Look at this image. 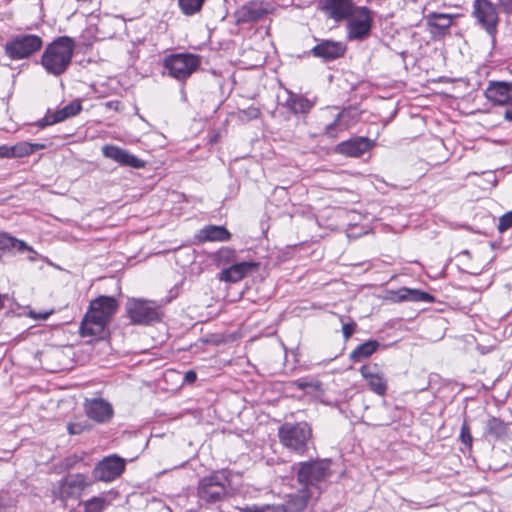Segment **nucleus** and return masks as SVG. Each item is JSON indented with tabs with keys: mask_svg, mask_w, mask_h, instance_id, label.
<instances>
[{
	"mask_svg": "<svg viewBox=\"0 0 512 512\" xmlns=\"http://www.w3.org/2000/svg\"><path fill=\"white\" fill-rule=\"evenodd\" d=\"M285 106L294 114H306L314 107V102L302 95L289 93Z\"/></svg>",
	"mask_w": 512,
	"mask_h": 512,
	"instance_id": "obj_29",
	"label": "nucleus"
},
{
	"mask_svg": "<svg viewBox=\"0 0 512 512\" xmlns=\"http://www.w3.org/2000/svg\"><path fill=\"white\" fill-rule=\"evenodd\" d=\"M472 14L486 33L495 37L498 30L499 16L494 4L489 0H475Z\"/></svg>",
	"mask_w": 512,
	"mask_h": 512,
	"instance_id": "obj_12",
	"label": "nucleus"
},
{
	"mask_svg": "<svg viewBox=\"0 0 512 512\" xmlns=\"http://www.w3.org/2000/svg\"><path fill=\"white\" fill-rule=\"evenodd\" d=\"M499 5L502 8L503 12L507 14L512 13V0H498Z\"/></svg>",
	"mask_w": 512,
	"mask_h": 512,
	"instance_id": "obj_46",
	"label": "nucleus"
},
{
	"mask_svg": "<svg viewBox=\"0 0 512 512\" xmlns=\"http://www.w3.org/2000/svg\"><path fill=\"white\" fill-rule=\"evenodd\" d=\"M43 46L40 36L34 34H19L11 37L5 44V54L11 60H21L38 52Z\"/></svg>",
	"mask_w": 512,
	"mask_h": 512,
	"instance_id": "obj_6",
	"label": "nucleus"
},
{
	"mask_svg": "<svg viewBox=\"0 0 512 512\" xmlns=\"http://www.w3.org/2000/svg\"><path fill=\"white\" fill-rule=\"evenodd\" d=\"M87 428H88L87 425H83L81 423H70L68 425V432L71 435H79Z\"/></svg>",
	"mask_w": 512,
	"mask_h": 512,
	"instance_id": "obj_44",
	"label": "nucleus"
},
{
	"mask_svg": "<svg viewBox=\"0 0 512 512\" xmlns=\"http://www.w3.org/2000/svg\"><path fill=\"white\" fill-rule=\"evenodd\" d=\"M117 308V300L111 296H99L92 300L80 325L81 336L102 338Z\"/></svg>",
	"mask_w": 512,
	"mask_h": 512,
	"instance_id": "obj_2",
	"label": "nucleus"
},
{
	"mask_svg": "<svg viewBox=\"0 0 512 512\" xmlns=\"http://www.w3.org/2000/svg\"><path fill=\"white\" fill-rule=\"evenodd\" d=\"M124 149L116 146V145H104L102 147V153L106 158H109L115 162H119L121 158V154Z\"/></svg>",
	"mask_w": 512,
	"mask_h": 512,
	"instance_id": "obj_37",
	"label": "nucleus"
},
{
	"mask_svg": "<svg viewBox=\"0 0 512 512\" xmlns=\"http://www.w3.org/2000/svg\"><path fill=\"white\" fill-rule=\"evenodd\" d=\"M200 63V57L190 53L171 54L164 59V67L168 74L179 81L190 77Z\"/></svg>",
	"mask_w": 512,
	"mask_h": 512,
	"instance_id": "obj_8",
	"label": "nucleus"
},
{
	"mask_svg": "<svg viewBox=\"0 0 512 512\" xmlns=\"http://www.w3.org/2000/svg\"><path fill=\"white\" fill-rule=\"evenodd\" d=\"M346 47L343 43L333 40H322L314 46L310 53L323 61H332L345 54Z\"/></svg>",
	"mask_w": 512,
	"mask_h": 512,
	"instance_id": "obj_21",
	"label": "nucleus"
},
{
	"mask_svg": "<svg viewBox=\"0 0 512 512\" xmlns=\"http://www.w3.org/2000/svg\"><path fill=\"white\" fill-rule=\"evenodd\" d=\"M110 502L102 496H95L83 503L85 512H102Z\"/></svg>",
	"mask_w": 512,
	"mask_h": 512,
	"instance_id": "obj_34",
	"label": "nucleus"
},
{
	"mask_svg": "<svg viewBox=\"0 0 512 512\" xmlns=\"http://www.w3.org/2000/svg\"><path fill=\"white\" fill-rule=\"evenodd\" d=\"M118 164H120L121 166H128L135 169H140L145 166V161L139 159L138 157L124 149Z\"/></svg>",
	"mask_w": 512,
	"mask_h": 512,
	"instance_id": "obj_36",
	"label": "nucleus"
},
{
	"mask_svg": "<svg viewBox=\"0 0 512 512\" xmlns=\"http://www.w3.org/2000/svg\"><path fill=\"white\" fill-rule=\"evenodd\" d=\"M323 115L325 117H329L331 119L330 122L324 125L322 135L327 138H337L341 132L346 131L344 127H342L341 119L337 113V107H328L324 110Z\"/></svg>",
	"mask_w": 512,
	"mask_h": 512,
	"instance_id": "obj_25",
	"label": "nucleus"
},
{
	"mask_svg": "<svg viewBox=\"0 0 512 512\" xmlns=\"http://www.w3.org/2000/svg\"><path fill=\"white\" fill-rule=\"evenodd\" d=\"M82 461V458L76 454H72L67 456L62 460L61 467L65 470H70L74 468L79 462Z\"/></svg>",
	"mask_w": 512,
	"mask_h": 512,
	"instance_id": "obj_39",
	"label": "nucleus"
},
{
	"mask_svg": "<svg viewBox=\"0 0 512 512\" xmlns=\"http://www.w3.org/2000/svg\"><path fill=\"white\" fill-rule=\"evenodd\" d=\"M356 324L354 322L343 324L342 333L344 338L349 339L355 331Z\"/></svg>",
	"mask_w": 512,
	"mask_h": 512,
	"instance_id": "obj_45",
	"label": "nucleus"
},
{
	"mask_svg": "<svg viewBox=\"0 0 512 512\" xmlns=\"http://www.w3.org/2000/svg\"><path fill=\"white\" fill-rule=\"evenodd\" d=\"M84 410L87 417L97 423H108L113 415L112 405L103 398L86 399Z\"/></svg>",
	"mask_w": 512,
	"mask_h": 512,
	"instance_id": "obj_15",
	"label": "nucleus"
},
{
	"mask_svg": "<svg viewBox=\"0 0 512 512\" xmlns=\"http://www.w3.org/2000/svg\"><path fill=\"white\" fill-rule=\"evenodd\" d=\"M81 110V103L78 101H73L58 111H55L53 113H50L48 111V113L37 122V126L40 128H44L46 126L62 122L67 118L77 115L78 113H80Z\"/></svg>",
	"mask_w": 512,
	"mask_h": 512,
	"instance_id": "obj_23",
	"label": "nucleus"
},
{
	"mask_svg": "<svg viewBox=\"0 0 512 512\" xmlns=\"http://www.w3.org/2000/svg\"><path fill=\"white\" fill-rule=\"evenodd\" d=\"M507 424L501 419L490 416L484 422L483 436L488 440H498L507 434Z\"/></svg>",
	"mask_w": 512,
	"mask_h": 512,
	"instance_id": "obj_27",
	"label": "nucleus"
},
{
	"mask_svg": "<svg viewBox=\"0 0 512 512\" xmlns=\"http://www.w3.org/2000/svg\"><path fill=\"white\" fill-rule=\"evenodd\" d=\"M275 10L276 5L270 0H251L237 9L235 17L238 24L252 23L273 14Z\"/></svg>",
	"mask_w": 512,
	"mask_h": 512,
	"instance_id": "obj_11",
	"label": "nucleus"
},
{
	"mask_svg": "<svg viewBox=\"0 0 512 512\" xmlns=\"http://www.w3.org/2000/svg\"><path fill=\"white\" fill-rule=\"evenodd\" d=\"M504 118L508 121H512V108L506 109L504 113Z\"/></svg>",
	"mask_w": 512,
	"mask_h": 512,
	"instance_id": "obj_48",
	"label": "nucleus"
},
{
	"mask_svg": "<svg viewBox=\"0 0 512 512\" xmlns=\"http://www.w3.org/2000/svg\"><path fill=\"white\" fill-rule=\"evenodd\" d=\"M44 146L36 143L20 142L11 147H0L1 157H25Z\"/></svg>",
	"mask_w": 512,
	"mask_h": 512,
	"instance_id": "obj_28",
	"label": "nucleus"
},
{
	"mask_svg": "<svg viewBox=\"0 0 512 512\" xmlns=\"http://www.w3.org/2000/svg\"><path fill=\"white\" fill-rule=\"evenodd\" d=\"M313 495L314 493L311 490L300 487L296 492L287 496L284 504L275 505V507L281 508V512H302Z\"/></svg>",
	"mask_w": 512,
	"mask_h": 512,
	"instance_id": "obj_22",
	"label": "nucleus"
},
{
	"mask_svg": "<svg viewBox=\"0 0 512 512\" xmlns=\"http://www.w3.org/2000/svg\"><path fill=\"white\" fill-rule=\"evenodd\" d=\"M4 306V299L2 295H0V309Z\"/></svg>",
	"mask_w": 512,
	"mask_h": 512,
	"instance_id": "obj_50",
	"label": "nucleus"
},
{
	"mask_svg": "<svg viewBox=\"0 0 512 512\" xmlns=\"http://www.w3.org/2000/svg\"><path fill=\"white\" fill-rule=\"evenodd\" d=\"M125 469V461L117 455H110L99 461L93 471L94 480L101 482H112L118 478Z\"/></svg>",
	"mask_w": 512,
	"mask_h": 512,
	"instance_id": "obj_13",
	"label": "nucleus"
},
{
	"mask_svg": "<svg viewBox=\"0 0 512 512\" xmlns=\"http://www.w3.org/2000/svg\"><path fill=\"white\" fill-rule=\"evenodd\" d=\"M512 227V210L502 215L499 219L498 230L504 232Z\"/></svg>",
	"mask_w": 512,
	"mask_h": 512,
	"instance_id": "obj_40",
	"label": "nucleus"
},
{
	"mask_svg": "<svg viewBox=\"0 0 512 512\" xmlns=\"http://www.w3.org/2000/svg\"><path fill=\"white\" fill-rule=\"evenodd\" d=\"M31 250L27 244L19 239L0 233V251H25Z\"/></svg>",
	"mask_w": 512,
	"mask_h": 512,
	"instance_id": "obj_32",
	"label": "nucleus"
},
{
	"mask_svg": "<svg viewBox=\"0 0 512 512\" xmlns=\"http://www.w3.org/2000/svg\"><path fill=\"white\" fill-rule=\"evenodd\" d=\"M232 471L221 469L202 477L196 487L199 508H211L231 496Z\"/></svg>",
	"mask_w": 512,
	"mask_h": 512,
	"instance_id": "obj_1",
	"label": "nucleus"
},
{
	"mask_svg": "<svg viewBox=\"0 0 512 512\" xmlns=\"http://www.w3.org/2000/svg\"><path fill=\"white\" fill-rule=\"evenodd\" d=\"M337 113L341 119L342 127H344L346 130L354 126L361 117V112L357 107L354 106H348L341 110L337 109Z\"/></svg>",
	"mask_w": 512,
	"mask_h": 512,
	"instance_id": "obj_31",
	"label": "nucleus"
},
{
	"mask_svg": "<svg viewBox=\"0 0 512 512\" xmlns=\"http://www.w3.org/2000/svg\"><path fill=\"white\" fill-rule=\"evenodd\" d=\"M373 145V140L356 136L337 144L336 152L347 157H359L371 149Z\"/></svg>",
	"mask_w": 512,
	"mask_h": 512,
	"instance_id": "obj_18",
	"label": "nucleus"
},
{
	"mask_svg": "<svg viewBox=\"0 0 512 512\" xmlns=\"http://www.w3.org/2000/svg\"><path fill=\"white\" fill-rule=\"evenodd\" d=\"M90 484L84 474H68L54 485L52 495L62 502H66L69 499H77Z\"/></svg>",
	"mask_w": 512,
	"mask_h": 512,
	"instance_id": "obj_9",
	"label": "nucleus"
},
{
	"mask_svg": "<svg viewBox=\"0 0 512 512\" xmlns=\"http://www.w3.org/2000/svg\"><path fill=\"white\" fill-rule=\"evenodd\" d=\"M278 437L284 448L299 456L305 455L314 447L312 428L305 421L285 422L278 428Z\"/></svg>",
	"mask_w": 512,
	"mask_h": 512,
	"instance_id": "obj_4",
	"label": "nucleus"
},
{
	"mask_svg": "<svg viewBox=\"0 0 512 512\" xmlns=\"http://www.w3.org/2000/svg\"><path fill=\"white\" fill-rule=\"evenodd\" d=\"M485 96L494 105L512 106V82H490Z\"/></svg>",
	"mask_w": 512,
	"mask_h": 512,
	"instance_id": "obj_17",
	"label": "nucleus"
},
{
	"mask_svg": "<svg viewBox=\"0 0 512 512\" xmlns=\"http://www.w3.org/2000/svg\"><path fill=\"white\" fill-rule=\"evenodd\" d=\"M391 299L394 302H423V303H433L435 298L433 295L424 292L419 289H411L407 287H402L397 291L391 292Z\"/></svg>",
	"mask_w": 512,
	"mask_h": 512,
	"instance_id": "obj_24",
	"label": "nucleus"
},
{
	"mask_svg": "<svg viewBox=\"0 0 512 512\" xmlns=\"http://www.w3.org/2000/svg\"><path fill=\"white\" fill-rule=\"evenodd\" d=\"M126 313L133 324L151 325L160 321L159 306L153 301L141 298L128 299Z\"/></svg>",
	"mask_w": 512,
	"mask_h": 512,
	"instance_id": "obj_7",
	"label": "nucleus"
},
{
	"mask_svg": "<svg viewBox=\"0 0 512 512\" xmlns=\"http://www.w3.org/2000/svg\"><path fill=\"white\" fill-rule=\"evenodd\" d=\"M213 259L217 266L231 265L236 261V251L229 247H222L214 254Z\"/></svg>",
	"mask_w": 512,
	"mask_h": 512,
	"instance_id": "obj_33",
	"label": "nucleus"
},
{
	"mask_svg": "<svg viewBox=\"0 0 512 512\" xmlns=\"http://www.w3.org/2000/svg\"><path fill=\"white\" fill-rule=\"evenodd\" d=\"M257 267L258 263L252 261L235 262L228 268L223 269L219 273L218 279L224 282L237 283L256 270Z\"/></svg>",
	"mask_w": 512,
	"mask_h": 512,
	"instance_id": "obj_19",
	"label": "nucleus"
},
{
	"mask_svg": "<svg viewBox=\"0 0 512 512\" xmlns=\"http://www.w3.org/2000/svg\"><path fill=\"white\" fill-rule=\"evenodd\" d=\"M281 508L275 507V505H265L260 508L254 507H245L241 510V512H281Z\"/></svg>",
	"mask_w": 512,
	"mask_h": 512,
	"instance_id": "obj_43",
	"label": "nucleus"
},
{
	"mask_svg": "<svg viewBox=\"0 0 512 512\" xmlns=\"http://www.w3.org/2000/svg\"><path fill=\"white\" fill-rule=\"evenodd\" d=\"M204 2L205 0H178V5L184 15L192 16L202 9Z\"/></svg>",
	"mask_w": 512,
	"mask_h": 512,
	"instance_id": "obj_35",
	"label": "nucleus"
},
{
	"mask_svg": "<svg viewBox=\"0 0 512 512\" xmlns=\"http://www.w3.org/2000/svg\"><path fill=\"white\" fill-rule=\"evenodd\" d=\"M294 385L300 390H307L308 388L318 391L321 388V383L319 381H308L305 379H297L294 381Z\"/></svg>",
	"mask_w": 512,
	"mask_h": 512,
	"instance_id": "obj_38",
	"label": "nucleus"
},
{
	"mask_svg": "<svg viewBox=\"0 0 512 512\" xmlns=\"http://www.w3.org/2000/svg\"><path fill=\"white\" fill-rule=\"evenodd\" d=\"M347 21V37L349 40L366 38L372 28V11L365 6H357Z\"/></svg>",
	"mask_w": 512,
	"mask_h": 512,
	"instance_id": "obj_10",
	"label": "nucleus"
},
{
	"mask_svg": "<svg viewBox=\"0 0 512 512\" xmlns=\"http://www.w3.org/2000/svg\"><path fill=\"white\" fill-rule=\"evenodd\" d=\"M356 7L352 0H323L321 2L322 11L336 22L348 19Z\"/></svg>",
	"mask_w": 512,
	"mask_h": 512,
	"instance_id": "obj_16",
	"label": "nucleus"
},
{
	"mask_svg": "<svg viewBox=\"0 0 512 512\" xmlns=\"http://www.w3.org/2000/svg\"><path fill=\"white\" fill-rule=\"evenodd\" d=\"M330 464L331 461L326 459L298 463L297 482L301 487L319 493L321 484L331 475Z\"/></svg>",
	"mask_w": 512,
	"mask_h": 512,
	"instance_id": "obj_5",
	"label": "nucleus"
},
{
	"mask_svg": "<svg viewBox=\"0 0 512 512\" xmlns=\"http://www.w3.org/2000/svg\"><path fill=\"white\" fill-rule=\"evenodd\" d=\"M51 315V312H45L43 314H38V315H33L34 318H37V319H47L49 316Z\"/></svg>",
	"mask_w": 512,
	"mask_h": 512,
	"instance_id": "obj_49",
	"label": "nucleus"
},
{
	"mask_svg": "<svg viewBox=\"0 0 512 512\" xmlns=\"http://www.w3.org/2000/svg\"><path fill=\"white\" fill-rule=\"evenodd\" d=\"M197 238L199 242H224L230 240L231 233L224 226L207 225L199 231Z\"/></svg>",
	"mask_w": 512,
	"mask_h": 512,
	"instance_id": "obj_26",
	"label": "nucleus"
},
{
	"mask_svg": "<svg viewBox=\"0 0 512 512\" xmlns=\"http://www.w3.org/2000/svg\"><path fill=\"white\" fill-rule=\"evenodd\" d=\"M239 115L241 119L252 120L259 117L260 110L254 106H250L247 109L240 110Z\"/></svg>",
	"mask_w": 512,
	"mask_h": 512,
	"instance_id": "obj_42",
	"label": "nucleus"
},
{
	"mask_svg": "<svg viewBox=\"0 0 512 512\" xmlns=\"http://www.w3.org/2000/svg\"><path fill=\"white\" fill-rule=\"evenodd\" d=\"M380 343L377 340H368L358 345L350 354L349 359L354 363L362 362L373 355L379 348Z\"/></svg>",
	"mask_w": 512,
	"mask_h": 512,
	"instance_id": "obj_30",
	"label": "nucleus"
},
{
	"mask_svg": "<svg viewBox=\"0 0 512 512\" xmlns=\"http://www.w3.org/2000/svg\"><path fill=\"white\" fill-rule=\"evenodd\" d=\"M428 31L433 39L443 38L449 33L453 24V16L445 13H429L426 16Z\"/></svg>",
	"mask_w": 512,
	"mask_h": 512,
	"instance_id": "obj_20",
	"label": "nucleus"
},
{
	"mask_svg": "<svg viewBox=\"0 0 512 512\" xmlns=\"http://www.w3.org/2000/svg\"><path fill=\"white\" fill-rule=\"evenodd\" d=\"M361 376L367 381L369 389L379 396H384L388 389L387 379L376 363L362 365Z\"/></svg>",
	"mask_w": 512,
	"mask_h": 512,
	"instance_id": "obj_14",
	"label": "nucleus"
},
{
	"mask_svg": "<svg viewBox=\"0 0 512 512\" xmlns=\"http://www.w3.org/2000/svg\"><path fill=\"white\" fill-rule=\"evenodd\" d=\"M460 438L465 445H472L473 438L471 436L470 427L466 421H464L461 426Z\"/></svg>",
	"mask_w": 512,
	"mask_h": 512,
	"instance_id": "obj_41",
	"label": "nucleus"
},
{
	"mask_svg": "<svg viewBox=\"0 0 512 512\" xmlns=\"http://www.w3.org/2000/svg\"><path fill=\"white\" fill-rule=\"evenodd\" d=\"M75 49V42L68 36H61L47 45L41 64L48 74L60 76L69 67Z\"/></svg>",
	"mask_w": 512,
	"mask_h": 512,
	"instance_id": "obj_3",
	"label": "nucleus"
},
{
	"mask_svg": "<svg viewBox=\"0 0 512 512\" xmlns=\"http://www.w3.org/2000/svg\"><path fill=\"white\" fill-rule=\"evenodd\" d=\"M197 375L196 372L193 370H189L185 373L184 381L186 383H193L196 381Z\"/></svg>",
	"mask_w": 512,
	"mask_h": 512,
	"instance_id": "obj_47",
	"label": "nucleus"
}]
</instances>
